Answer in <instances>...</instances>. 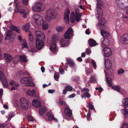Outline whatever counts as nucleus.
<instances>
[{
    "label": "nucleus",
    "mask_w": 128,
    "mask_h": 128,
    "mask_svg": "<svg viewBox=\"0 0 128 128\" xmlns=\"http://www.w3.org/2000/svg\"><path fill=\"white\" fill-rule=\"evenodd\" d=\"M55 92V90H48V92L49 93L52 94Z\"/></svg>",
    "instance_id": "774afa93"
},
{
    "label": "nucleus",
    "mask_w": 128,
    "mask_h": 128,
    "mask_svg": "<svg viewBox=\"0 0 128 128\" xmlns=\"http://www.w3.org/2000/svg\"><path fill=\"white\" fill-rule=\"evenodd\" d=\"M32 80L30 77L24 78H22L21 80V82L25 84V85L26 86H34L35 84L32 81Z\"/></svg>",
    "instance_id": "0eeeda50"
},
{
    "label": "nucleus",
    "mask_w": 128,
    "mask_h": 128,
    "mask_svg": "<svg viewBox=\"0 0 128 128\" xmlns=\"http://www.w3.org/2000/svg\"><path fill=\"white\" fill-rule=\"evenodd\" d=\"M104 72L106 78V81L108 84V86H112V84L111 83L112 79L110 78L107 77V76L108 75V74L106 72L105 70H104Z\"/></svg>",
    "instance_id": "473e14b6"
},
{
    "label": "nucleus",
    "mask_w": 128,
    "mask_h": 128,
    "mask_svg": "<svg viewBox=\"0 0 128 128\" xmlns=\"http://www.w3.org/2000/svg\"><path fill=\"white\" fill-rule=\"evenodd\" d=\"M121 111L124 115H128V106L125 107L124 109H122Z\"/></svg>",
    "instance_id": "a19ab883"
},
{
    "label": "nucleus",
    "mask_w": 128,
    "mask_h": 128,
    "mask_svg": "<svg viewBox=\"0 0 128 128\" xmlns=\"http://www.w3.org/2000/svg\"><path fill=\"white\" fill-rule=\"evenodd\" d=\"M64 112L65 114L67 116V117L66 116L64 117V118L67 120H70V118L68 117L71 116L72 115V111L68 106L65 108Z\"/></svg>",
    "instance_id": "9b49d317"
},
{
    "label": "nucleus",
    "mask_w": 128,
    "mask_h": 128,
    "mask_svg": "<svg viewBox=\"0 0 128 128\" xmlns=\"http://www.w3.org/2000/svg\"><path fill=\"white\" fill-rule=\"evenodd\" d=\"M122 106L124 107L128 106V98H126L123 100Z\"/></svg>",
    "instance_id": "58836bf2"
},
{
    "label": "nucleus",
    "mask_w": 128,
    "mask_h": 128,
    "mask_svg": "<svg viewBox=\"0 0 128 128\" xmlns=\"http://www.w3.org/2000/svg\"><path fill=\"white\" fill-rule=\"evenodd\" d=\"M104 24L101 23H98L97 25V27L98 29H100V30L104 29L105 28V26Z\"/></svg>",
    "instance_id": "79ce46f5"
},
{
    "label": "nucleus",
    "mask_w": 128,
    "mask_h": 128,
    "mask_svg": "<svg viewBox=\"0 0 128 128\" xmlns=\"http://www.w3.org/2000/svg\"><path fill=\"white\" fill-rule=\"evenodd\" d=\"M45 9L44 5L43 4L38 2L32 7V10L34 12H40L43 11Z\"/></svg>",
    "instance_id": "423d86ee"
},
{
    "label": "nucleus",
    "mask_w": 128,
    "mask_h": 128,
    "mask_svg": "<svg viewBox=\"0 0 128 128\" xmlns=\"http://www.w3.org/2000/svg\"><path fill=\"white\" fill-rule=\"evenodd\" d=\"M67 63L70 67L72 68V70H74L77 68V66L74 61L70 58L66 59Z\"/></svg>",
    "instance_id": "f8f14e48"
},
{
    "label": "nucleus",
    "mask_w": 128,
    "mask_h": 128,
    "mask_svg": "<svg viewBox=\"0 0 128 128\" xmlns=\"http://www.w3.org/2000/svg\"><path fill=\"white\" fill-rule=\"evenodd\" d=\"M115 28L116 31H118L122 29V28L120 25L116 24L115 26Z\"/></svg>",
    "instance_id": "3c124183"
},
{
    "label": "nucleus",
    "mask_w": 128,
    "mask_h": 128,
    "mask_svg": "<svg viewBox=\"0 0 128 128\" xmlns=\"http://www.w3.org/2000/svg\"><path fill=\"white\" fill-rule=\"evenodd\" d=\"M101 34L104 37H106L110 36V34L105 30H102L101 32Z\"/></svg>",
    "instance_id": "e433bc0d"
},
{
    "label": "nucleus",
    "mask_w": 128,
    "mask_h": 128,
    "mask_svg": "<svg viewBox=\"0 0 128 128\" xmlns=\"http://www.w3.org/2000/svg\"><path fill=\"white\" fill-rule=\"evenodd\" d=\"M89 90L88 88H85L82 89L81 92L82 94L81 95V96L82 98H83L85 97L89 98L90 96V94L88 93Z\"/></svg>",
    "instance_id": "4468645a"
},
{
    "label": "nucleus",
    "mask_w": 128,
    "mask_h": 128,
    "mask_svg": "<svg viewBox=\"0 0 128 128\" xmlns=\"http://www.w3.org/2000/svg\"><path fill=\"white\" fill-rule=\"evenodd\" d=\"M19 58L21 61L23 62H24L27 60L26 57L25 56L23 55L19 56Z\"/></svg>",
    "instance_id": "a18cd8bd"
},
{
    "label": "nucleus",
    "mask_w": 128,
    "mask_h": 128,
    "mask_svg": "<svg viewBox=\"0 0 128 128\" xmlns=\"http://www.w3.org/2000/svg\"><path fill=\"white\" fill-rule=\"evenodd\" d=\"M64 26H58L56 27V30L58 32H62L64 30Z\"/></svg>",
    "instance_id": "f704fd0d"
},
{
    "label": "nucleus",
    "mask_w": 128,
    "mask_h": 128,
    "mask_svg": "<svg viewBox=\"0 0 128 128\" xmlns=\"http://www.w3.org/2000/svg\"><path fill=\"white\" fill-rule=\"evenodd\" d=\"M70 21L72 23H74L76 20L78 22L81 20V17L82 16V14L79 13L76 11L75 13L74 12H72L70 14Z\"/></svg>",
    "instance_id": "20e7f679"
},
{
    "label": "nucleus",
    "mask_w": 128,
    "mask_h": 128,
    "mask_svg": "<svg viewBox=\"0 0 128 128\" xmlns=\"http://www.w3.org/2000/svg\"><path fill=\"white\" fill-rule=\"evenodd\" d=\"M123 0H116V2L117 6L120 8H124Z\"/></svg>",
    "instance_id": "393cba45"
},
{
    "label": "nucleus",
    "mask_w": 128,
    "mask_h": 128,
    "mask_svg": "<svg viewBox=\"0 0 128 128\" xmlns=\"http://www.w3.org/2000/svg\"><path fill=\"white\" fill-rule=\"evenodd\" d=\"M27 118L28 120L30 121H33L34 120V118L32 116L29 115L27 116Z\"/></svg>",
    "instance_id": "6e6d98bb"
},
{
    "label": "nucleus",
    "mask_w": 128,
    "mask_h": 128,
    "mask_svg": "<svg viewBox=\"0 0 128 128\" xmlns=\"http://www.w3.org/2000/svg\"><path fill=\"white\" fill-rule=\"evenodd\" d=\"M73 31L72 28L70 27L65 33L64 36V38L66 39H71L73 35Z\"/></svg>",
    "instance_id": "ddd939ff"
},
{
    "label": "nucleus",
    "mask_w": 128,
    "mask_h": 128,
    "mask_svg": "<svg viewBox=\"0 0 128 128\" xmlns=\"http://www.w3.org/2000/svg\"><path fill=\"white\" fill-rule=\"evenodd\" d=\"M119 43L120 44H127L128 43V34H126L120 37Z\"/></svg>",
    "instance_id": "dca6fc26"
},
{
    "label": "nucleus",
    "mask_w": 128,
    "mask_h": 128,
    "mask_svg": "<svg viewBox=\"0 0 128 128\" xmlns=\"http://www.w3.org/2000/svg\"><path fill=\"white\" fill-rule=\"evenodd\" d=\"M60 44L61 47H64L68 45L70 43L68 41L65 40L64 39H62L60 40Z\"/></svg>",
    "instance_id": "5701e85b"
},
{
    "label": "nucleus",
    "mask_w": 128,
    "mask_h": 128,
    "mask_svg": "<svg viewBox=\"0 0 128 128\" xmlns=\"http://www.w3.org/2000/svg\"><path fill=\"white\" fill-rule=\"evenodd\" d=\"M3 89L2 88L0 89V98H1L2 95Z\"/></svg>",
    "instance_id": "338daca9"
},
{
    "label": "nucleus",
    "mask_w": 128,
    "mask_h": 128,
    "mask_svg": "<svg viewBox=\"0 0 128 128\" xmlns=\"http://www.w3.org/2000/svg\"><path fill=\"white\" fill-rule=\"evenodd\" d=\"M112 88L122 94L125 92L124 90L121 89L120 86H113L112 87Z\"/></svg>",
    "instance_id": "a878e982"
},
{
    "label": "nucleus",
    "mask_w": 128,
    "mask_h": 128,
    "mask_svg": "<svg viewBox=\"0 0 128 128\" xmlns=\"http://www.w3.org/2000/svg\"><path fill=\"white\" fill-rule=\"evenodd\" d=\"M120 128H128V124L127 123H124L121 125Z\"/></svg>",
    "instance_id": "603ef678"
},
{
    "label": "nucleus",
    "mask_w": 128,
    "mask_h": 128,
    "mask_svg": "<svg viewBox=\"0 0 128 128\" xmlns=\"http://www.w3.org/2000/svg\"><path fill=\"white\" fill-rule=\"evenodd\" d=\"M59 35L57 34H54L52 37V39L50 42H54L56 43V42L58 39Z\"/></svg>",
    "instance_id": "c9c22d12"
},
{
    "label": "nucleus",
    "mask_w": 128,
    "mask_h": 128,
    "mask_svg": "<svg viewBox=\"0 0 128 128\" xmlns=\"http://www.w3.org/2000/svg\"><path fill=\"white\" fill-rule=\"evenodd\" d=\"M15 116V114L13 112H10L8 114V120H10V119Z\"/></svg>",
    "instance_id": "c03bdc74"
},
{
    "label": "nucleus",
    "mask_w": 128,
    "mask_h": 128,
    "mask_svg": "<svg viewBox=\"0 0 128 128\" xmlns=\"http://www.w3.org/2000/svg\"><path fill=\"white\" fill-rule=\"evenodd\" d=\"M30 52H36L35 47L32 48L30 50Z\"/></svg>",
    "instance_id": "69168bd1"
},
{
    "label": "nucleus",
    "mask_w": 128,
    "mask_h": 128,
    "mask_svg": "<svg viewBox=\"0 0 128 128\" xmlns=\"http://www.w3.org/2000/svg\"><path fill=\"white\" fill-rule=\"evenodd\" d=\"M12 86L11 88L12 90H15L17 89L19 87L18 84L15 81L12 80L9 83Z\"/></svg>",
    "instance_id": "6ab92c4d"
},
{
    "label": "nucleus",
    "mask_w": 128,
    "mask_h": 128,
    "mask_svg": "<svg viewBox=\"0 0 128 128\" xmlns=\"http://www.w3.org/2000/svg\"><path fill=\"white\" fill-rule=\"evenodd\" d=\"M49 44L50 45V50L52 52L55 54L58 50V47L56 43L50 42Z\"/></svg>",
    "instance_id": "f3484780"
},
{
    "label": "nucleus",
    "mask_w": 128,
    "mask_h": 128,
    "mask_svg": "<svg viewBox=\"0 0 128 128\" xmlns=\"http://www.w3.org/2000/svg\"><path fill=\"white\" fill-rule=\"evenodd\" d=\"M86 52L87 54H89L91 52V50L90 49L88 48L86 49Z\"/></svg>",
    "instance_id": "e2e57ef3"
},
{
    "label": "nucleus",
    "mask_w": 128,
    "mask_h": 128,
    "mask_svg": "<svg viewBox=\"0 0 128 128\" xmlns=\"http://www.w3.org/2000/svg\"><path fill=\"white\" fill-rule=\"evenodd\" d=\"M101 46L103 48L104 46H107L109 44V41L108 40L107 38H104L101 40Z\"/></svg>",
    "instance_id": "4be33fe9"
},
{
    "label": "nucleus",
    "mask_w": 128,
    "mask_h": 128,
    "mask_svg": "<svg viewBox=\"0 0 128 128\" xmlns=\"http://www.w3.org/2000/svg\"><path fill=\"white\" fill-rule=\"evenodd\" d=\"M44 40H43L40 38L36 39V48L39 50L41 49L44 46Z\"/></svg>",
    "instance_id": "1a4fd4ad"
},
{
    "label": "nucleus",
    "mask_w": 128,
    "mask_h": 128,
    "mask_svg": "<svg viewBox=\"0 0 128 128\" xmlns=\"http://www.w3.org/2000/svg\"><path fill=\"white\" fill-rule=\"evenodd\" d=\"M21 108L23 110H27L30 107L31 104L29 100L24 98H22L20 100Z\"/></svg>",
    "instance_id": "39448f33"
},
{
    "label": "nucleus",
    "mask_w": 128,
    "mask_h": 128,
    "mask_svg": "<svg viewBox=\"0 0 128 128\" xmlns=\"http://www.w3.org/2000/svg\"><path fill=\"white\" fill-rule=\"evenodd\" d=\"M14 106L15 107H17L18 106V103L17 101L14 100L13 102Z\"/></svg>",
    "instance_id": "052dcab7"
},
{
    "label": "nucleus",
    "mask_w": 128,
    "mask_h": 128,
    "mask_svg": "<svg viewBox=\"0 0 128 128\" xmlns=\"http://www.w3.org/2000/svg\"><path fill=\"white\" fill-rule=\"evenodd\" d=\"M97 6L98 7L97 8V12L98 14V15L100 14L99 17H101L102 15V11L101 8H102L103 5V3L102 1L100 0H97Z\"/></svg>",
    "instance_id": "9d476101"
},
{
    "label": "nucleus",
    "mask_w": 128,
    "mask_h": 128,
    "mask_svg": "<svg viewBox=\"0 0 128 128\" xmlns=\"http://www.w3.org/2000/svg\"><path fill=\"white\" fill-rule=\"evenodd\" d=\"M57 15V13L54 9L50 8L46 11V15L44 18L46 20L49 22L55 19Z\"/></svg>",
    "instance_id": "f03ea898"
},
{
    "label": "nucleus",
    "mask_w": 128,
    "mask_h": 128,
    "mask_svg": "<svg viewBox=\"0 0 128 128\" xmlns=\"http://www.w3.org/2000/svg\"><path fill=\"white\" fill-rule=\"evenodd\" d=\"M91 63L94 66V69L96 70V62L94 61V60H93L92 61Z\"/></svg>",
    "instance_id": "13d9d810"
},
{
    "label": "nucleus",
    "mask_w": 128,
    "mask_h": 128,
    "mask_svg": "<svg viewBox=\"0 0 128 128\" xmlns=\"http://www.w3.org/2000/svg\"><path fill=\"white\" fill-rule=\"evenodd\" d=\"M10 30H8L6 33V36L5 39L6 40H9L10 38H13V36H15V34L13 33V31H14L18 33H20V28L11 25L10 26Z\"/></svg>",
    "instance_id": "7ed1b4c3"
},
{
    "label": "nucleus",
    "mask_w": 128,
    "mask_h": 128,
    "mask_svg": "<svg viewBox=\"0 0 128 128\" xmlns=\"http://www.w3.org/2000/svg\"><path fill=\"white\" fill-rule=\"evenodd\" d=\"M46 116H48V119L49 120H54L56 122L58 121L57 119L54 117L53 115L51 112H48L46 114Z\"/></svg>",
    "instance_id": "c85d7f7f"
},
{
    "label": "nucleus",
    "mask_w": 128,
    "mask_h": 128,
    "mask_svg": "<svg viewBox=\"0 0 128 128\" xmlns=\"http://www.w3.org/2000/svg\"><path fill=\"white\" fill-rule=\"evenodd\" d=\"M70 13V10L68 8H67L65 10L64 15V19L65 20V22L66 23H68L69 21V15Z\"/></svg>",
    "instance_id": "a211bd4d"
},
{
    "label": "nucleus",
    "mask_w": 128,
    "mask_h": 128,
    "mask_svg": "<svg viewBox=\"0 0 128 128\" xmlns=\"http://www.w3.org/2000/svg\"><path fill=\"white\" fill-rule=\"evenodd\" d=\"M54 78L56 81H58L59 80V74L58 72H55L54 75Z\"/></svg>",
    "instance_id": "49530a36"
},
{
    "label": "nucleus",
    "mask_w": 128,
    "mask_h": 128,
    "mask_svg": "<svg viewBox=\"0 0 128 128\" xmlns=\"http://www.w3.org/2000/svg\"><path fill=\"white\" fill-rule=\"evenodd\" d=\"M43 24H42V29L44 30H47L48 28V24L47 23L44 22V21L42 22Z\"/></svg>",
    "instance_id": "37998d69"
},
{
    "label": "nucleus",
    "mask_w": 128,
    "mask_h": 128,
    "mask_svg": "<svg viewBox=\"0 0 128 128\" xmlns=\"http://www.w3.org/2000/svg\"><path fill=\"white\" fill-rule=\"evenodd\" d=\"M100 14L98 15V23H101L103 24H105L106 23V21L105 20L104 18H101L102 16L101 17H100L99 16H100Z\"/></svg>",
    "instance_id": "4c0bfd02"
},
{
    "label": "nucleus",
    "mask_w": 128,
    "mask_h": 128,
    "mask_svg": "<svg viewBox=\"0 0 128 128\" xmlns=\"http://www.w3.org/2000/svg\"><path fill=\"white\" fill-rule=\"evenodd\" d=\"M35 35L37 38H40L42 39L45 40V36L44 34L40 31H36L35 32Z\"/></svg>",
    "instance_id": "aec40b11"
},
{
    "label": "nucleus",
    "mask_w": 128,
    "mask_h": 128,
    "mask_svg": "<svg viewBox=\"0 0 128 128\" xmlns=\"http://www.w3.org/2000/svg\"><path fill=\"white\" fill-rule=\"evenodd\" d=\"M90 110H88V112L86 118L88 120L90 121Z\"/></svg>",
    "instance_id": "5fc2aeb1"
},
{
    "label": "nucleus",
    "mask_w": 128,
    "mask_h": 128,
    "mask_svg": "<svg viewBox=\"0 0 128 128\" xmlns=\"http://www.w3.org/2000/svg\"><path fill=\"white\" fill-rule=\"evenodd\" d=\"M26 94L30 96L34 97L36 96V91L34 89L32 90L28 89L26 91Z\"/></svg>",
    "instance_id": "cd10ccee"
},
{
    "label": "nucleus",
    "mask_w": 128,
    "mask_h": 128,
    "mask_svg": "<svg viewBox=\"0 0 128 128\" xmlns=\"http://www.w3.org/2000/svg\"><path fill=\"white\" fill-rule=\"evenodd\" d=\"M58 104L60 105H64L65 106H67V104L61 100H60L58 102Z\"/></svg>",
    "instance_id": "de8ad7c7"
},
{
    "label": "nucleus",
    "mask_w": 128,
    "mask_h": 128,
    "mask_svg": "<svg viewBox=\"0 0 128 128\" xmlns=\"http://www.w3.org/2000/svg\"><path fill=\"white\" fill-rule=\"evenodd\" d=\"M33 17L35 24L38 25H40L44 21L42 17L38 14H34Z\"/></svg>",
    "instance_id": "6e6552de"
},
{
    "label": "nucleus",
    "mask_w": 128,
    "mask_h": 128,
    "mask_svg": "<svg viewBox=\"0 0 128 128\" xmlns=\"http://www.w3.org/2000/svg\"><path fill=\"white\" fill-rule=\"evenodd\" d=\"M59 72L61 74H64V70L62 68H59Z\"/></svg>",
    "instance_id": "0e129e2a"
},
{
    "label": "nucleus",
    "mask_w": 128,
    "mask_h": 128,
    "mask_svg": "<svg viewBox=\"0 0 128 128\" xmlns=\"http://www.w3.org/2000/svg\"><path fill=\"white\" fill-rule=\"evenodd\" d=\"M89 45L90 46H94L97 45L98 44L92 39H91L88 41Z\"/></svg>",
    "instance_id": "2f4dec72"
},
{
    "label": "nucleus",
    "mask_w": 128,
    "mask_h": 128,
    "mask_svg": "<svg viewBox=\"0 0 128 128\" xmlns=\"http://www.w3.org/2000/svg\"><path fill=\"white\" fill-rule=\"evenodd\" d=\"M22 4L25 5H27L28 4V0H22Z\"/></svg>",
    "instance_id": "4d7b16f0"
},
{
    "label": "nucleus",
    "mask_w": 128,
    "mask_h": 128,
    "mask_svg": "<svg viewBox=\"0 0 128 128\" xmlns=\"http://www.w3.org/2000/svg\"><path fill=\"white\" fill-rule=\"evenodd\" d=\"M29 38L30 41L32 42L34 40V39L33 38L32 36V34L30 32H29L28 33Z\"/></svg>",
    "instance_id": "8fccbe9b"
},
{
    "label": "nucleus",
    "mask_w": 128,
    "mask_h": 128,
    "mask_svg": "<svg viewBox=\"0 0 128 128\" xmlns=\"http://www.w3.org/2000/svg\"><path fill=\"white\" fill-rule=\"evenodd\" d=\"M103 48L102 53L104 56L108 57L110 56L111 54V50L110 48L105 46Z\"/></svg>",
    "instance_id": "2eb2a0df"
},
{
    "label": "nucleus",
    "mask_w": 128,
    "mask_h": 128,
    "mask_svg": "<svg viewBox=\"0 0 128 128\" xmlns=\"http://www.w3.org/2000/svg\"><path fill=\"white\" fill-rule=\"evenodd\" d=\"M72 87L70 86H68L66 87V89L68 91H71L73 89Z\"/></svg>",
    "instance_id": "864d4df0"
},
{
    "label": "nucleus",
    "mask_w": 128,
    "mask_h": 128,
    "mask_svg": "<svg viewBox=\"0 0 128 128\" xmlns=\"http://www.w3.org/2000/svg\"><path fill=\"white\" fill-rule=\"evenodd\" d=\"M46 111V107L41 106H40L39 109V113L41 115L43 114Z\"/></svg>",
    "instance_id": "7c9ffc66"
},
{
    "label": "nucleus",
    "mask_w": 128,
    "mask_h": 128,
    "mask_svg": "<svg viewBox=\"0 0 128 128\" xmlns=\"http://www.w3.org/2000/svg\"><path fill=\"white\" fill-rule=\"evenodd\" d=\"M104 66L106 69H109L111 68L112 64L111 61L109 59L104 60Z\"/></svg>",
    "instance_id": "412c9836"
},
{
    "label": "nucleus",
    "mask_w": 128,
    "mask_h": 128,
    "mask_svg": "<svg viewBox=\"0 0 128 128\" xmlns=\"http://www.w3.org/2000/svg\"><path fill=\"white\" fill-rule=\"evenodd\" d=\"M16 8L15 12L17 13H19L22 15L23 17L26 18V16L29 13V10L26 7L21 5L20 2L15 3Z\"/></svg>",
    "instance_id": "f257e3e1"
},
{
    "label": "nucleus",
    "mask_w": 128,
    "mask_h": 128,
    "mask_svg": "<svg viewBox=\"0 0 128 128\" xmlns=\"http://www.w3.org/2000/svg\"><path fill=\"white\" fill-rule=\"evenodd\" d=\"M40 102L37 100H34L32 102V105L36 108H38L40 105Z\"/></svg>",
    "instance_id": "c756f323"
},
{
    "label": "nucleus",
    "mask_w": 128,
    "mask_h": 128,
    "mask_svg": "<svg viewBox=\"0 0 128 128\" xmlns=\"http://www.w3.org/2000/svg\"><path fill=\"white\" fill-rule=\"evenodd\" d=\"M18 38L20 42L22 44V46L23 48H27L28 46L27 45L26 42L25 40H22L20 36H18Z\"/></svg>",
    "instance_id": "bb28decb"
},
{
    "label": "nucleus",
    "mask_w": 128,
    "mask_h": 128,
    "mask_svg": "<svg viewBox=\"0 0 128 128\" xmlns=\"http://www.w3.org/2000/svg\"><path fill=\"white\" fill-rule=\"evenodd\" d=\"M30 25L29 24H27L24 26L23 27V30L26 32H28L30 27Z\"/></svg>",
    "instance_id": "ea45409f"
},
{
    "label": "nucleus",
    "mask_w": 128,
    "mask_h": 128,
    "mask_svg": "<svg viewBox=\"0 0 128 128\" xmlns=\"http://www.w3.org/2000/svg\"><path fill=\"white\" fill-rule=\"evenodd\" d=\"M4 58L6 61L8 63H9L13 59L12 57L8 54H4Z\"/></svg>",
    "instance_id": "b1692460"
},
{
    "label": "nucleus",
    "mask_w": 128,
    "mask_h": 128,
    "mask_svg": "<svg viewBox=\"0 0 128 128\" xmlns=\"http://www.w3.org/2000/svg\"><path fill=\"white\" fill-rule=\"evenodd\" d=\"M96 78L95 76H92L90 77V80L88 81V83L96 82Z\"/></svg>",
    "instance_id": "72a5a7b5"
},
{
    "label": "nucleus",
    "mask_w": 128,
    "mask_h": 128,
    "mask_svg": "<svg viewBox=\"0 0 128 128\" xmlns=\"http://www.w3.org/2000/svg\"><path fill=\"white\" fill-rule=\"evenodd\" d=\"M88 106L89 108L90 109L93 110L94 111H95V109L94 106L90 102L88 103Z\"/></svg>",
    "instance_id": "09e8293b"
},
{
    "label": "nucleus",
    "mask_w": 128,
    "mask_h": 128,
    "mask_svg": "<svg viewBox=\"0 0 128 128\" xmlns=\"http://www.w3.org/2000/svg\"><path fill=\"white\" fill-rule=\"evenodd\" d=\"M86 74L88 75V73H90V70H91L90 69V68H86Z\"/></svg>",
    "instance_id": "680f3d73"
},
{
    "label": "nucleus",
    "mask_w": 128,
    "mask_h": 128,
    "mask_svg": "<svg viewBox=\"0 0 128 128\" xmlns=\"http://www.w3.org/2000/svg\"><path fill=\"white\" fill-rule=\"evenodd\" d=\"M124 72V70L123 69L120 68L118 70V74H122Z\"/></svg>",
    "instance_id": "bf43d9fd"
}]
</instances>
